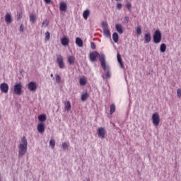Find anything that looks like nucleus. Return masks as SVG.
Returning a JSON list of instances; mask_svg holds the SVG:
<instances>
[{
    "label": "nucleus",
    "instance_id": "obj_1",
    "mask_svg": "<svg viewBox=\"0 0 181 181\" xmlns=\"http://www.w3.org/2000/svg\"><path fill=\"white\" fill-rule=\"evenodd\" d=\"M99 57V61L100 62L101 67L105 71L106 74L102 75L103 80L107 78H111V71L110 70V66L107 65L105 62V55L104 53H98V52L95 51L90 52L89 54V59L90 62H97V58Z\"/></svg>",
    "mask_w": 181,
    "mask_h": 181
},
{
    "label": "nucleus",
    "instance_id": "obj_2",
    "mask_svg": "<svg viewBox=\"0 0 181 181\" xmlns=\"http://www.w3.org/2000/svg\"><path fill=\"white\" fill-rule=\"evenodd\" d=\"M28 151V140L26 136H23L21 141L18 145V156H23L25 153Z\"/></svg>",
    "mask_w": 181,
    "mask_h": 181
},
{
    "label": "nucleus",
    "instance_id": "obj_3",
    "mask_svg": "<svg viewBox=\"0 0 181 181\" xmlns=\"http://www.w3.org/2000/svg\"><path fill=\"white\" fill-rule=\"evenodd\" d=\"M153 43H156V45H158L162 42V33H160V30H156L154 32L153 35Z\"/></svg>",
    "mask_w": 181,
    "mask_h": 181
},
{
    "label": "nucleus",
    "instance_id": "obj_4",
    "mask_svg": "<svg viewBox=\"0 0 181 181\" xmlns=\"http://www.w3.org/2000/svg\"><path fill=\"white\" fill-rule=\"evenodd\" d=\"M13 94H16V95H21L22 94V83H18L14 85Z\"/></svg>",
    "mask_w": 181,
    "mask_h": 181
},
{
    "label": "nucleus",
    "instance_id": "obj_5",
    "mask_svg": "<svg viewBox=\"0 0 181 181\" xmlns=\"http://www.w3.org/2000/svg\"><path fill=\"white\" fill-rule=\"evenodd\" d=\"M152 121L153 125H155L156 127H158V125H159V123L160 122V118L159 117V114L158 112L153 114Z\"/></svg>",
    "mask_w": 181,
    "mask_h": 181
},
{
    "label": "nucleus",
    "instance_id": "obj_6",
    "mask_svg": "<svg viewBox=\"0 0 181 181\" xmlns=\"http://www.w3.org/2000/svg\"><path fill=\"white\" fill-rule=\"evenodd\" d=\"M57 63L58 64L59 69H64V59L62 55H57Z\"/></svg>",
    "mask_w": 181,
    "mask_h": 181
},
{
    "label": "nucleus",
    "instance_id": "obj_7",
    "mask_svg": "<svg viewBox=\"0 0 181 181\" xmlns=\"http://www.w3.org/2000/svg\"><path fill=\"white\" fill-rule=\"evenodd\" d=\"M0 90L1 93L6 94L9 91V85L6 83H3L0 84Z\"/></svg>",
    "mask_w": 181,
    "mask_h": 181
},
{
    "label": "nucleus",
    "instance_id": "obj_8",
    "mask_svg": "<svg viewBox=\"0 0 181 181\" xmlns=\"http://www.w3.org/2000/svg\"><path fill=\"white\" fill-rule=\"evenodd\" d=\"M37 89V85L36 84V82H30L28 83V90L30 91H35Z\"/></svg>",
    "mask_w": 181,
    "mask_h": 181
},
{
    "label": "nucleus",
    "instance_id": "obj_9",
    "mask_svg": "<svg viewBox=\"0 0 181 181\" xmlns=\"http://www.w3.org/2000/svg\"><path fill=\"white\" fill-rule=\"evenodd\" d=\"M106 132H107V131L105 130V129L104 127H100L98 130V136H100V138H102V139L105 138Z\"/></svg>",
    "mask_w": 181,
    "mask_h": 181
},
{
    "label": "nucleus",
    "instance_id": "obj_10",
    "mask_svg": "<svg viewBox=\"0 0 181 181\" xmlns=\"http://www.w3.org/2000/svg\"><path fill=\"white\" fill-rule=\"evenodd\" d=\"M5 22L8 24V25H11V23H12V15L11 14V13H6L5 15Z\"/></svg>",
    "mask_w": 181,
    "mask_h": 181
},
{
    "label": "nucleus",
    "instance_id": "obj_11",
    "mask_svg": "<svg viewBox=\"0 0 181 181\" xmlns=\"http://www.w3.org/2000/svg\"><path fill=\"white\" fill-rule=\"evenodd\" d=\"M59 10L62 12H66V11H67V4H66V2H61L59 4Z\"/></svg>",
    "mask_w": 181,
    "mask_h": 181
},
{
    "label": "nucleus",
    "instance_id": "obj_12",
    "mask_svg": "<svg viewBox=\"0 0 181 181\" xmlns=\"http://www.w3.org/2000/svg\"><path fill=\"white\" fill-rule=\"evenodd\" d=\"M61 43L62 46H69V43H70V40L67 37H64L61 40Z\"/></svg>",
    "mask_w": 181,
    "mask_h": 181
},
{
    "label": "nucleus",
    "instance_id": "obj_13",
    "mask_svg": "<svg viewBox=\"0 0 181 181\" xmlns=\"http://www.w3.org/2000/svg\"><path fill=\"white\" fill-rule=\"evenodd\" d=\"M115 29L117 32H118V33H119L120 35H122V33H124V30H122V25L119 23L116 24Z\"/></svg>",
    "mask_w": 181,
    "mask_h": 181
},
{
    "label": "nucleus",
    "instance_id": "obj_14",
    "mask_svg": "<svg viewBox=\"0 0 181 181\" xmlns=\"http://www.w3.org/2000/svg\"><path fill=\"white\" fill-rule=\"evenodd\" d=\"M37 131L40 134H43V132H45V124L42 122L38 124Z\"/></svg>",
    "mask_w": 181,
    "mask_h": 181
},
{
    "label": "nucleus",
    "instance_id": "obj_15",
    "mask_svg": "<svg viewBox=\"0 0 181 181\" xmlns=\"http://www.w3.org/2000/svg\"><path fill=\"white\" fill-rule=\"evenodd\" d=\"M151 39H152V37H151L150 33H146L144 35V43H149V42H151Z\"/></svg>",
    "mask_w": 181,
    "mask_h": 181
},
{
    "label": "nucleus",
    "instance_id": "obj_16",
    "mask_svg": "<svg viewBox=\"0 0 181 181\" xmlns=\"http://www.w3.org/2000/svg\"><path fill=\"white\" fill-rule=\"evenodd\" d=\"M90 9H86L83 11V19H85V21H87V19H88V16H90Z\"/></svg>",
    "mask_w": 181,
    "mask_h": 181
},
{
    "label": "nucleus",
    "instance_id": "obj_17",
    "mask_svg": "<svg viewBox=\"0 0 181 181\" xmlns=\"http://www.w3.org/2000/svg\"><path fill=\"white\" fill-rule=\"evenodd\" d=\"M75 43L77 46H78V47H83V40H81V38L78 37H76Z\"/></svg>",
    "mask_w": 181,
    "mask_h": 181
},
{
    "label": "nucleus",
    "instance_id": "obj_18",
    "mask_svg": "<svg viewBox=\"0 0 181 181\" xmlns=\"http://www.w3.org/2000/svg\"><path fill=\"white\" fill-rule=\"evenodd\" d=\"M65 111H70L71 110V103L70 101H66L64 103Z\"/></svg>",
    "mask_w": 181,
    "mask_h": 181
},
{
    "label": "nucleus",
    "instance_id": "obj_19",
    "mask_svg": "<svg viewBox=\"0 0 181 181\" xmlns=\"http://www.w3.org/2000/svg\"><path fill=\"white\" fill-rule=\"evenodd\" d=\"M117 62L119 64L121 69H124V64H122V58H121V54H119V53H117Z\"/></svg>",
    "mask_w": 181,
    "mask_h": 181
},
{
    "label": "nucleus",
    "instance_id": "obj_20",
    "mask_svg": "<svg viewBox=\"0 0 181 181\" xmlns=\"http://www.w3.org/2000/svg\"><path fill=\"white\" fill-rule=\"evenodd\" d=\"M79 84L80 86H86V84H87V79L86 78V77L82 76L79 79Z\"/></svg>",
    "mask_w": 181,
    "mask_h": 181
},
{
    "label": "nucleus",
    "instance_id": "obj_21",
    "mask_svg": "<svg viewBox=\"0 0 181 181\" xmlns=\"http://www.w3.org/2000/svg\"><path fill=\"white\" fill-rule=\"evenodd\" d=\"M74 62H76V58L74 56L68 57V63L70 65L74 64Z\"/></svg>",
    "mask_w": 181,
    "mask_h": 181
},
{
    "label": "nucleus",
    "instance_id": "obj_22",
    "mask_svg": "<svg viewBox=\"0 0 181 181\" xmlns=\"http://www.w3.org/2000/svg\"><path fill=\"white\" fill-rule=\"evenodd\" d=\"M103 30V35L106 37H111V32L110 31V29H105V30Z\"/></svg>",
    "mask_w": 181,
    "mask_h": 181
},
{
    "label": "nucleus",
    "instance_id": "obj_23",
    "mask_svg": "<svg viewBox=\"0 0 181 181\" xmlns=\"http://www.w3.org/2000/svg\"><path fill=\"white\" fill-rule=\"evenodd\" d=\"M112 39L115 43H118V39H119V37L118 36V33H114L112 34Z\"/></svg>",
    "mask_w": 181,
    "mask_h": 181
},
{
    "label": "nucleus",
    "instance_id": "obj_24",
    "mask_svg": "<svg viewBox=\"0 0 181 181\" xmlns=\"http://www.w3.org/2000/svg\"><path fill=\"white\" fill-rule=\"evenodd\" d=\"M30 21L32 23H36V16L33 13H31L30 15Z\"/></svg>",
    "mask_w": 181,
    "mask_h": 181
},
{
    "label": "nucleus",
    "instance_id": "obj_25",
    "mask_svg": "<svg viewBox=\"0 0 181 181\" xmlns=\"http://www.w3.org/2000/svg\"><path fill=\"white\" fill-rule=\"evenodd\" d=\"M87 98H88V93L86 92L81 95V101H86Z\"/></svg>",
    "mask_w": 181,
    "mask_h": 181
},
{
    "label": "nucleus",
    "instance_id": "obj_26",
    "mask_svg": "<svg viewBox=\"0 0 181 181\" xmlns=\"http://www.w3.org/2000/svg\"><path fill=\"white\" fill-rule=\"evenodd\" d=\"M160 52L161 53H165L166 52V44H161L160 46Z\"/></svg>",
    "mask_w": 181,
    "mask_h": 181
},
{
    "label": "nucleus",
    "instance_id": "obj_27",
    "mask_svg": "<svg viewBox=\"0 0 181 181\" xmlns=\"http://www.w3.org/2000/svg\"><path fill=\"white\" fill-rule=\"evenodd\" d=\"M38 119L40 122H45L46 121V115H40L38 116Z\"/></svg>",
    "mask_w": 181,
    "mask_h": 181
},
{
    "label": "nucleus",
    "instance_id": "obj_28",
    "mask_svg": "<svg viewBox=\"0 0 181 181\" xmlns=\"http://www.w3.org/2000/svg\"><path fill=\"white\" fill-rule=\"evenodd\" d=\"M110 108V113L112 115V114H114V112L116 110L115 105L114 103L111 104Z\"/></svg>",
    "mask_w": 181,
    "mask_h": 181
},
{
    "label": "nucleus",
    "instance_id": "obj_29",
    "mask_svg": "<svg viewBox=\"0 0 181 181\" xmlns=\"http://www.w3.org/2000/svg\"><path fill=\"white\" fill-rule=\"evenodd\" d=\"M136 32L137 35H139V36H141V35H142V28L141 27V25H139L136 27Z\"/></svg>",
    "mask_w": 181,
    "mask_h": 181
},
{
    "label": "nucleus",
    "instance_id": "obj_30",
    "mask_svg": "<svg viewBox=\"0 0 181 181\" xmlns=\"http://www.w3.org/2000/svg\"><path fill=\"white\" fill-rule=\"evenodd\" d=\"M56 145V141L54 139H51L49 141V146H51L52 149H54V146Z\"/></svg>",
    "mask_w": 181,
    "mask_h": 181
},
{
    "label": "nucleus",
    "instance_id": "obj_31",
    "mask_svg": "<svg viewBox=\"0 0 181 181\" xmlns=\"http://www.w3.org/2000/svg\"><path fill=\"white\" fill-rule=\"evenodd\" d=\"M102 29L103 30L105 29H108V23H107V22L105 21L102 22Z\"/></svg>",
    "mask_w": 181,
    "mask_h": 181
},
{
    "label": "nucleus",
    "instance_id": "obj_32",
    "mask_svg": "<svg viewBox=\"0 0 181 181\" xmlns=\"http://www.w3.org/2000/svg\"><path fill=\"white\" fill-rule=\"evenodd\" d=\"M70 146V143L69 142H64L62 143V148L63 149H67Z\"/></svg>",
    "mask_w": 181,
    "mask_h": 181
},
{
    "label": "nucleus",
    "instance_id": "obj_33",
    "mask_svg": "<svg viewBox=\"0 0 181 181\" xmlns=\"http://www.w3.org/2000/svg\"><path fill=\"white\" fill-rule=\"evenodd\" d=\"M55 80H56V83L59 84L60 81H62V78L60 77V76H59V74H56L55 75Z\"/></svg>",
    "mask_w": 181,
    "mask_h": 181
},
{
    "label": "nucleus",
    "instance_id": "obj_34",
    "mask_svg": "<svg viewBox=\"0 0 181 181\" xmlns=\"http://www.w3.org/2000/svg\"><path fill=\"white\" fill-rule=\"evenodd\" d=\"M45 40H50V33L49 31H47L45 33Z\"/></svg>",
    "mask_w": 181,
    "mask_h": 181
},
{
    "label": "nucleus",
    "instance_id": "obj_35",
    "mask_svg": "<svg viewBox=\"0 0 181 181\" xmlns=\"http://www.w3.org/2000/svg\"><path fill=\"white\" fill-rule=\"evenodd\" d=\"M42 26H44L45 28L49 26V21L45 20V21L42 22Z\"/></svg>",
    "mask_w": 181,
    "mask_h": 181
},
{
    "label": "nucleus",
    "instance_id": "obj_36",
    "mask_svg": "<svg viewBox=\"0 0 181 181\" xmlns=\"http://www.w3.org/2000/svg\"><path fill=\"white\" fill-rule=\"evenodd\" d=\"M126 6H127L128 11H131V8L132 7V4H131V3H127L126 4Z\"/></svg>",
    "mask_w": 181,
    "mask_h": 181
},
{
    "label": "nucleus",
    "instance_id": "obj_37",
    "mask_svg": "<svg viewBox=\"0 0 181 181\" xmlns=\"http://www.w3.org/2000/svg\"><path fill=\"white\" fill-rule=\"evenodd\" d=\"M90 47L91 49H93V50H94L95 49V43L94 42H90Z\"/></svg>",
    "mask_w": 181,
    "mask_h": 181
},
{
    "label": "nucleus",
    "instance_id": "obj_38",
    "mask_svg": "<svg viewBox=\"0 0 181 181\" xmlns=\"http://www.w3.org/2000/svg\"><path fill=\"white\" fill-rule=\"evenodd\" d=\"M177 97H181V90L180 89H177Z\"/></svg>",
    "mask_w": 181,
    "mask_h": 181
},
{
    "label": "nucleus",
    "instance_id": "obj_39",
    "mask_svg": "<svg viewBox=\"0 0 181 181\" xmlns=\"http://www.w3.org/2000/svg\"><path fill=\"white\" fill-rule=\"evenodd\" d=\"M124 21H125V23H128L129 22V17L125 16Z\"/></svg>",
    "mask_w": 181,
    "mask_h": 181
},
{
    "label": "nucleus",
    "instance_id": "obj_40",
    "mask_svg": "<svg viewBox=\"0 0 181 181\" xmlns=\"http://www.w3.org/2000/svg\"><path fill=\"white\" fill-rule=\"evenodd\" d=\"M117 9H122V4H117Z\"/></svg>",
    "mask_w": 181,
    "mask_h": 181
},
{
    "label": "nucleus",
    "instance_id": "obj_41",
    "mask_svg": "<svg viewBox=\"0 0 181 181\" xmlns=\"http://www.w3.org/2000/svg\"><path fill=\"white\" fill-rule=\"evenodd\" d=\"M23 30H24L23 25L21 24L20 26V32H23Z\"/></svg>",
    "mask_w": 181,
    "mask_h": 181
},
{
    "label": "nucleus",
    "instance_id": "obj_42",
    "mask_svg": "<svg viewBox=\"0 0 181 181\" xmlns=\"http://www.w3.org/2000/svg\"><path fill=\"white\" fill-rule=\"evenodd\" d=\"M46 4H50L52 2L51 0H44Z\"/></svg>",
    "mask_w": 181,
    "mask_h": 181
},
{
    "label": "nucleus",
    "instance_id": "obj_43",
    "mask_svg": "<svg viewBox=\"0 0 181 181\" xmlns=\"http://www.w3.org/2000/svg\"><path fill=\"white\" fill-rule=\"evenodd\" d=\"M21 18H22V16H21V14H18V19H21Z\"/></svg>",
    "mask_w": 181,
    "mask_h": 181
},
{
    "label": "nucleus",
    "instance_id": "obj_44",
    "mask_svg": "<svg viewBox=\"0 0 181 181\" xmlns=\"http://www.w3.org/2000/svg\"><path fill=\"white\" fill-rule=\"evenodd\" d=\"M86 180H87V181H90V178H87Z\"/></svg>",
    "mask_w": 181,
    "mask_h": 181
},
{
    "label": "nucleus",
    "instance_id": "obj_45",
    "mask_svg": "<svg viewBox=\"0 0 181 181\" xmlns=\"http://www.w3.org/2000/svg\"><path fill=\"white\" fill-rule=\"evenodd\" d=\"M50 77H53V74H51V75H50Z\"/></svg>",
    "mask_w": 181,
    "mask_h": 181
},
{
    "label": "nucleus",
    "instance_id": "obj_46",
    "mask_svg": "<svg viewBox=\"0 0 181 181\" xmlns=\"http://www.w3.org/2000/svg\"><path fill=\"white\" fill-rule=\"evenodd\" d=\"M116 1H121V0H116Z\"/></svg>",
    "mask_w": 181,
    "mask_h": 181
},
{
    "label": "nucleus",
    "instance_id": "obj_47",
    "mask_svg": "<svg viewBox=\"0 0 181 181\" xmlns=\"http://www.w3.org/2000/svg\"><path fill=\"white\" fill-rule=\"evenodd\" d=\"M0 181H2V180H1V178H0Z\"/></svg>",
    "mask_w": 181,
    "mask_h": 181
}]
</instances>
